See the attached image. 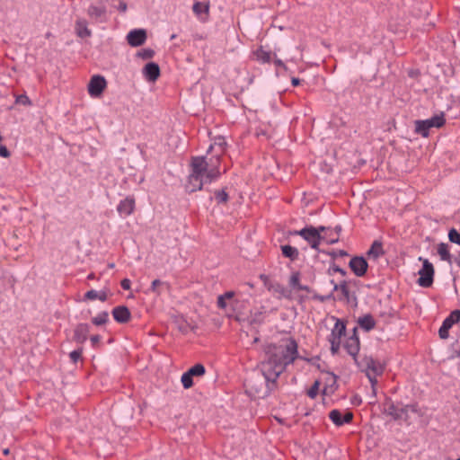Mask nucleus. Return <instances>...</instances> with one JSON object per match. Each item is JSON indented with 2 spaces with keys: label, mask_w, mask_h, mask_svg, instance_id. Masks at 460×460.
<instances>
[{
  "label": "nucleus",
  "mask_w": 460,
  "mask_h": 460,
  "mask_svg": "<svg viewBox=\"0 0 460 460\" xmlns=\"http://www.w3.org/2000/svg\"><path fill=\"white\" fill-rule=\"evenodd\" d=\"M282 255L288 258L290 261H295L299 257V252L296 247L288 244L281 245Z\"/></svg>",
  "instance_id": "412c9836"
},
{
  "label": "nucleus",
  "mask_w": 460,
  "mask_h": 460,
  "mask_svg": "<svg viewBox=\"0 0 460 460\" xmlns=\"http://www.w3.org/2000/svg\"><path fill=\"white\" fill-rule=\"evenodd\" d=\"M449 327L447 326L446 324H444L442 323V325L440 326L439 330H438V334H439V337L443 340L445 339H447L448 336H449Z\"/></svg>",
  "instance_id": "ea45409f"
},
{
  "label": "nucleus",
  "mask_w": 460,
  "mask_h": 460,
  "mask_svg": "<svg viewBox=\"0 0 460 460\" xmlns=\"http://www.w3.org/2000/svg\"><path fill=\"white\" fill-rule=\"evenodd\" d=\"M83 348L75 349L69 353V358L73 363H77L82 358Z\"/></svg>",
  "instance_id": "f704fd0d"
},
{
  "label": "nucleus",
  "mask_w": 460,
  "mask_h": 460,
  "mask_svg": "<svg viewBox=\"0 0 460 460\" xmlns=\"http://www.w3.org/2000/svg\"><path fill=\"white\" fill-rule=\"evenodd\" d=\"M87 13L91 18L96 21H102V18L104 17L106 14V7L103 4H91L88 7Z\"/></svg>",
  "instance_id": "6ab92c4d"
},
{
  "label": "nucleus",
  "mask_w": 460,
  "mask_h": 460,
  "mask_svg": "<svg viewBox=\"0 0 460 460\" xmlns=\"http://www.w3.org/2000/svg\"><path fill=\"white\" fill-rule=\"evenodd\" d=\"M98 299L102 302H105L108 299V290L103 289L98 292Z\"/></svg>",
  "instance_id": "de8ad7c7"
},
{
  "label": "nucleus",
  "mask_w": 460,
  "mask_h": 460,
  "mask_svg": "<svg viewBox=\"0 0 460 460\" xmlns=\"http://www.w3.org/2000/svg\"><path fill=\"white\" fill-rule=\"evenodd\" d=\"M89 332L90 325L88 323H78L74 330V341L83 344L87 340Z\"/></svg>",
  "instance_id": "2eb2a0df"
},
{
  "label": "nucleus",
  "mask_w": 460,
  "mask_h": 460,
  "mask_svg": "<svg viewBox=\"0 0 460 460\" xmlns=\"http://www.w3.org/2000/svg\"><path fill=\"white\" fill-rule=\"evenodd\" d=\"M192 10H193V12L196 14L199 15V14H200L202 13H208V5H204L203 4H201L199 2H196L193 4Z\"/></svg>",
  "instance_id": "c9c22d12"
},
{
  "label": "nucleus",
  "mask_w": 460,
  "mask_h": 460,
  "mask_svg": "<svg viewBox=\"0 0 460 460\" xmlns=\"http://www.w3.org/2000/svg\"><path fill=\"white\" fill-rule=\"evenodd\" d=\"M260 279L263 281L264 286H267V282L270 281V278L264 274H261Z\"/></svg>",
  "instance_id": "680f3d73"
},
{
  "label": "nucleus",
  "mask_w": 460,
  "mask_h": 460,
  "mask_svg": "<svg viewBox=\"0 0 460 460\" xmlns=\"http://www.w3.org/2000/svg\"><path fill=\"white\" fill-rule=\"evenodd\" d=\"M293 234L300 235L309 243L312 249L316 251L319 250V245L322 241L328 244H333L338 242V237L335 239H327L326 235L319 234V231L313 226H308L301 230L295 231Z\"/></svg>",
  "instance_id": "7ed1b4c3"
},
{
  "label": "nucleus",
  "mask_w": 460,
  "mask_h": 460,
  "mask_svg": "<svg viewBox=\"0 0 460 460\" xmlns=\"http://www.w3.org/2000/svg\"><path fill=\"white\" fill-rule=\"evenodd\" d=\"M367 376L371 383L372 387H374L377 383L376 376L372 375L370 372H367Z\"/></svg>",
  "instance_id": "5fc2aeb1"
},
{
  "label": "nucleus",
  "mask_w": 460,
  "mask_h": 460,
  "mask_svg": "<svg viewBox=\"0 0 460 460\" xmlns=\"http://www.w3.org/2000/svg\"><path fill=\"white\" fill-rule=\"evenodd\" d=\"M217 306L221 309H226L227 306L226 299L221 295L217 297Z\"/></svg>",
  "instance_id": "8fccbe9b"
},
{
  "label": "nucleus",
  "mask_w": 460,
  "mask_h": 460,
  "mask_svg": "<svg viewBox=\"0 0 460 460\" xmlns=\"http://www.w3.org/2000/svg\"><path fill=\"white\" fill-rule=\"evenodd\" d=\"M334 231H335V233L337 234L336 237H338V238H339V235H340V234H341V226H336L334 227Z\"/></svg>",
  "instance_id": "69168bd1"
},
{
  "label": "nucleus",
  "mask_w": 460,
  "mask_h": 460,
  "mask_svg": "<svg viewBox=\"0 0 460 460\" xmlns=\"http://www.w3.org/2000/svg\"><path fill=\"white\" fill-rule=\"evenodd\" d=\"M448 239L451 243L460 245V234L455 228L449 230Z\"/></svg>",
  "instance_id": "e433bc0d"
},
{
  "label": "nucleus",
  "mask_w": 460,
  "mask_h": 460,
  "mask_svg": "<svg viewBox=\"0 0 460 460\" xmlns=\"http://www.w3.org/2000/svg\"><path fill=\"white\" fill-rule=\"evenodd\" d=\"M330 283L332 285V291H341V296L339 297L340 300H346L347 302H349V289L348 287V282L346 280H343L340 284H337L333 279H331Z\"/></svg>",
  "instance_id": "a211bd4d"
},
{
  "label": "nucleus",
  "mask_w": 460,
  "mask_h": 460,
  "mask_svg": "<svg viewBox=\"0 0 460 460\" xmlns=\"http://www.w3.org/2000/svg\"><path fill=\"white\" fill-rule=\"evenodd\" d=\"M101 339L102 337L98 334L91 336L90 341L93 348H97L99 346Z\"/></svg>",
  "instance_id": "c03bdc74"
},
{
  "label": "nucleus",
  "mask_w": 460,
  "mask_h": 460,
  "mask_svg": "<svg viewBox=\"0 0 460 460\" xmlns=\"http://www.w3.org/2000/svg\"><path fill=\"white\" fill-rule=\"evenodd\" d=\"M146 30L135 29L128 33L127 40L131 47H139L146 42Z\"/></svg>",
  "instance_id": "f8f14e48"
},
{
  "label": "nucleus",
  "mask_w": 460,
  "mask_h": 460,
  "mask_svg": "<svg viewBox=\"0 0 460 460\" xmlns=\"http://www.w3.org/2000/svg\"><path fill=\"white\" fill-rule=\"evenodd\" d=\"M403 407L407 408V413L409 412V411H411L412 412H418V406H417V404H406Z\"/></svg>",
  "instance_id": "6e6d98bb"
},
{
  "label": "nucleus",
  "mask_w": 460,
  "mask_h": 460,
  "mask_svg": "<svg viewBox=\"0 0 460 460\" xmlns=\"http://www.w3.org/2000/svg\"><path fill=\"white\" fill-rule=\"evenodd\" d=\"M11 155L9 150L6 148L5 146H0V156L7 158Z\"/></svg>",
  "instance_id": "3c124183"
},
{
  "label": "nucleus",
  "mask_w": 460,
  "mask_h": 460,
  "mask_svg": "<svg viewBox=\"0 0 460 460\" xmlns=\"http://www.w3.org/2000/svg\"><path fill=\"white\" fill-rule=\"evenodd\" d=\"M273 283L270 282V280L269 282H267V286H265L269 290H271L273 288Z\"/></svg>",
  "instance_id": "774afa93"
},
{
  "label": "nucleus",
  "mask_w": 460,
  "mask_h": 460,
  "mask_svg": "<svg viewBox=\"0 0 460 460\" xmlns=\"http://www.w3.org/2000/svg\"><path fill=\"white\" fill-rule=\"evenodd\" d=\"M297 290H304V291H306L308 293H310L312 291L311 288L308 286L302 285V284L298 287Z\"/></svg>",
  "instance_id": "052dcab7"
},
{
  "label": "nucleus",
  "mask_w": 460,
  "mask_h": 460,
  "mask_svg": "<svg viewBox=\"0 0 460 460\" xmlns=\"http://www.w3.org/2000/svg\"><path fill=\"white\" fill-rule=\"evenodd\" d=\"M107 86L104 76L100 75H93L88 84V93L92 97H99L102 94Z\"/></svg>",
  "instance_id": "6e6552de"
},
{
  "label": "nucleus",
  "mask_w": 460,
  "mask_h": 460,
  "mask_svg": "<svg viewBox=\"0 0 460 460\" xmlns=\"http://www.w3.org/2000/svg\"><path fill=\"white\" fill-rule=\"evenodd\" d=\"M385 253L383 249V244L380 241H374L370 249L367 252V255L369 257H373L374 259H377L381 255Z\"/></svg>",
  "instance_id": "4be33fe9"
},
{
  "label": "nucleus",
  "mask_w": 460,
  "mask_h": 460,
  "mask_svg": "<svg viewBox=\"0 0 460 460\" xmlns=\"http://www.w3.org/2000/svg\"><path fill=\"white\" fill-rule=\"evenodd\" d=\"M319 385H320V383L318 381H315L313 385L309 388V390L307 391V395L314 399L316 397V395L318 394V391H319Z\"/></svg>",
  "instance_id": "58836bf2"
},
{
  "label": "nucleus",
  "mask_w": 460,
  "mask_h": 460,
  "mask_svg": "<svg viewBox=\"0 0 460 460\" xmlns=\"http://www.w3.org/2000/svg\"><path fill=\"white\" fill-rule=\"evenodd\" d=\"M226 146V142L223 137H218L215 139L214 144L210 145L208 150V153L211 152L212 149H214L216 146L218 147L219 153L217 155L221 156V155L225 151V146Z\"/></svg>",
  "instance_id": "bb28decb"
},
{
  "label": "nucleus",
  "mask_w": 460,
  "mask_h": 460,
  "mask_svg": "<svg viewBox=\"0 0 460 460\" xmlns=\"http://www.w3.org/2000/svg\"><path fill=\"white\" fill-rule=\"evenodd\" d=\"M135 209V199L132 196H128L126 199L119 201L117 211L120 217H126L130 216Z\"/></svg>",
  "instance_id": "ddd939ff"
},
{
  "label": "nucleus",
  "mask_w": 460,
  "mask_h": 460,
  "mask_svg": "<svg viewBox=\"0 0 460 460\" xmlns=\"http://www.w3.org/2000/svg\"><path fill=\"white\" fill-rule=\"evenodd\" d=\"M331 270L334 272H339L341 275L345 276L347 274L346 270L336 264H332V266L329 269V273Z\"/></svg>",
  "instance_id": "37998d69"
},
{
  "label": "nucleus",
  "mask_w": 460,
  "mask_h": 460,
  "mask_svg": "<svg viewBox=\"0 0 460 460\" xmlns=\"http://www.w3.org/2000/svg\"><path fill=\"white\" fill-rule=\"evenodd\" d=\"M192 378H193V376L188 371H186L185 373L182 374L181 381L182 386L185 389H189L193 385Z\"/></svg>",
  "instance_id": "7c9ffc66"
},
{
  "label": "nucleus",
  "mask_w": 460,
  "mask_h": 460,
  "mask_svg": "<svg viewBox=\"0 0 460 460\" xmlns=\"http://www.w3.org/2000/svg\"><path fill=\"white\" fill-rule=\"evenodd\" d=\"M316 229L319 231V234H322L323 232L330 230L329 227H325V226H323L316 227Z\"/></svg>",
  "instance_id": "0e129e2a"
},
{
  "label": "nucleus",
  "mask_w": 460,
  "mask_h": 460,
  "mask_svg": "<svg viewBox=\"0 0 460 460\" xmlns=\"http://www.w3.org/2000/svg\"><path fill=\"white\" fill-rule=\"evenodd\" d=\"M349 266L357 277H363L367 270L368 264L362 256H355L350 259Z\"/></svg>",
  "instance_id": "9b49d317"
},
{
  "label": "nucleus",
  "mask_w": 460,
  "mask_h": 460,
  "mask_svg": "<svg viewBox=\"0 0 460 460\" xmlns=\"http://www.w3.org/2000/svg\"><path fill=\"white\" fill-rule=\"evenodd\" d=\"M271 290H273L274 292L279 293V294H281L283 296L286 293V288L282 285H280L279 283H275L273 285V288Z\"/></svg>",
  "instance_id": "49530a36"
},
{
  "label": "nucleus",
  "mask_w": 460,
  "mask_h": 460,
  "mask_svg": "<svg viewBox=\"0 0 460 460\" xmlns=\"http://www.w3.org/2000/svg\"><path fill=\"white\" fill-rule=\"evenodd\" d=\"M291 84H292L293 86H298L300 84L299 78L293 77L292 80H291Z\"/></svg>",
  "instance_id": "e2e57ef3"
},
{
  "label": "nucleus",
  "mask_w": 460,
  "mask_h": 460,
  "mask_svg": "<svg viewBox=\"0 0 460 460\" xmlns=\"http://www.w3.org/2000/svg\"><path fill=\"white\" fill-rule=\"evenodd\" d=\"M98 299V291L91 289L84 294V300H95Z\"/></svg>",
  "instance_id": "a19ab883"
},
{
  "label": "nucleus",
  "mask_w": 460,
  "mask_h": 460,
  "mask_svg": "<svg viewBox=\"0 0 460 460\" xmlns=\"http://www.w3.org/2000/svg\"><path fill=\"white\" fill-rule=\"evenodd\" d=\"M15 102L24 106H31V101L26 94H20L16 97Z\"/></svg>",
  "instance_id": "4c0bfd02"
},
{
  "label": "nucleus",
  "mask_w": 460,
  "mask_h": 460,
  "mask_svg": "<svg viewBox=\"0 0 460 460\" xmlns=\"http://www.w3.org/2000/svg\"><path fill=\"white\" fill-rule=\"evenodd\" d=\"M455 262L456 264L460 268V252H458V254L456 256L455 258Z\"/></svg>",
  "instance_id": "338daca9"
},
{
  "label": "nucleus",
  "mask_w": 460,
  "mask_h": 460,
  "mask_svg": "<svg viewBox=\"0 0 460 460\" xmlns=\"http://www.w3.org/2000/svg\"><path fill=\"white\" fill-rule=\"evenodd\" d=\"M215 199L218 204L226 203L228 200V194L222 189L215 191Z\"/></svg>",
  "instance_id": "2f4dec72"
},
{
  "label": "nucleus",
  "mask_w": 460,
  "mask_h": 460,
  "mask_svg": "<svg viewBox=\"0 0 460 460\" xmlns=\"http://www.w3.org/2000/svg\"><path fill=\"white\" fill-rule=\"evenodd\" d=\"M289 285L295 288V289H298V287L301 285L300 283V272L299 271H295L291 274L290 276V279H289Z\"/></svg>",
  "instance_id": "473e14b6"
},
{
  "label": "nucleus",
  "mask_w": 460,
  "mask_h": 460,
  "mask_svg": "<svg viewBox=\"0 0 460 460\" xmlns=\"http://www.w3.org/2000/svg\"><path fill=\"white\" fill-rule=\"evenodd\" d=\"M143 75L147 81L155 82L160 76V67L155 62L147 63L143 69Z\"/></svg>",
  "instance_id": "dca6fc26"
},
{
  "label": "nucleus",
  "mask_w": 460,
  "mask_h": 460,
  "mask_svg": "<svg viewBox=\"0 0 460 460\" xmlns=\"http://www.w3.org/2000/svg\"><path fill=\"white\" fill-rule=\"evenodd\" d=\"M120 13H125L128 9V4L124 1H119L118 6H115Z\"/></svg>",
  "instance_id": "864d4df0"
},
{
  "label": "nucleus",
  "mask_w": 460,
  "mask_h": 460,
  "mask_svg": "<svg viewBox=\"0 0 460 460\" xmlns=\"http://www.w3.org/2000/svg\"><path fill=\"white\" fill-rule=\"evenodd\" d=\"M419 260L422 261V268L419 270L420 278L417 282L422 288H429L433 284L434 267L428 259L420 257Z\"/></svg>",
  "instance_id": "0eeeda50"
},
{
  "label": "nucleus",
  "mask_w": 460,
  "mask_h": 460,
  "mask_svg": "<svg viewBox=\"0 0 460 460\" xmlns=\"http://www.w3.org/2000/svg\"><path fill=\"white\" fill-rule=\"evenodd\" d=\"M298 358V345L294 338L270 344L260 365L261 371L252 373L244 381L246 392L254 398L268 396L276 388L279 376Z\"/></svg>",
  "instance_id": "f257e3e1"
},
{
  "label": "nucleus",
  "mask_w": 460,
  "mask_h": 460,
  "mask_svg": "<svg viewBox=\"0 0 460 460\" xmlns=\"http://www.w3.org/2000/svg\"><path fill=\"white\" fill-rule=\"evenodd\" d=\"M112 316L117 323H126L130 320L131 314L126 305H119L112 309Z\"/></svg>",
  "instance_id": "4468645a"
},
{
  "label": "nucleus",
  "mask_w": 460,
  "mask_h": 460,
  "mask_svg": "<svg viewBox=\"0 0 460 460\" xmlns=\"http://www.w3.org/2000/svg\"><path fill=\"white\" fill-rule=\"evenodd\" d=\"M337 376L334 374H330L327 378L328 386L323 388V394H332L337 388Z\"/></svg>",
  "instance_id": "c85d7f7f"
},
{
  "label": "nucleus",
  "mask_w": 460,
  "mask_h": 460,
  "mask_svg": "<svg viewBox=\"0 0 460 460\" xmlns=\"http://www.w3.org/2000/svg\"><path fill=\"white\" fill-rule=\"evenodd\" d=\"M446 119L443 112L437 114L428 119H418L414 121V132L423 137H428L432 128H441L445 125Z\"/></svg>",
  "instance_id": "20e7f679"
},
{
  "label": "nucleus",
  "mask_w": 460,
  "mask_h": 460,
  "mask_svg": "<svg viewBox=\"0 0 460 460\" xmlns=\"http://www.w3.org/2000/svg\"><path fill=\"white\" fill-rule=\"evenodd\" d=\"M438 253L442 261H447L449 264L452 263V256L447 243H441L438 245Z\"/></svg>",
  "instance_id": "5701e85b"
},
{
  "label": "nucleus",
  "mask_w": 460,
  "mask_h": 460,
  "mask_svg": "<svg viewBox=\"0 0 460 460\" xmlns=\"http://www.w3.org/2000/svg\"><path fill=\"white\" fill-rule=\"evenodd\" d=\"M302 359L307 361V362H310L311 364L314 365L315 362L319 361V357H314V358H301Z\"/></svg>",
  "instance_id": "bf43d9fd"
},
{
  "label": "nucleus",
  "mask_w": 460,
  "mask_h": 460,
  "mask_svg": "<svg viewBox=\"0 0 460 460\" xmlns=\"http://www.w3.org/2000/svg\"><path fill=\"white\" fill-rule=\"evenodd\" d=\"M460 321V309H456L443 321V323L451 328Z\"/></svg>",
  "instance_id": "393cba45"
},
{
  "label": "nucleus",
  "mask_w": 460,
  "mask_h": 460,
  "mask_svg": "<svg viewBox=\"0 0 460 460\" xmlns=\"http://www.w3.org/2000/svg\"><path fill=\"white\" fill-rule=\"evenodd\" d=\"M402 402H394L392 399H386L384 403L385 413L391 416L394 420L407 421V408Z\"/></svg>",
  "instance_id": "423d86ee"
},
{
  "label": "nucleus",
  "mask_w": 460,
  "mask_h": 460,
  "mask_svg": "<svg viewBox=\"0 0 460 460\" xmlns=\"http://www.w3.org/2000/svg\"><path fill=\"white\" fill-rule=\"evenodd\" d=\"M120 286L124 290H129L131 287V281L128 279H123L120 281Z\"/></svg>",
  "instance_id": "09e8293b"
},
{
  "label": "nucleus",
  "mask_w": 460,
  "mask_h": 460,
  "mask_svg": "<svg viewBox=\"0 0 460 460\" xmlns=\"http://www.w3.org/2000/svg\"><path fill=\"white\" fill-rule=\"evenodd\" d=\"M188 372L192 376H202L205 372H206V369H205V367L202 365V364H196L194 365L193 367H191Z\"/></svg>",
  "instance_id": "c756f323"
},
{
  "label": "nucleus",
  "mask_w": 460,
  "mask_h": 460,
  "mask_svg": "<svg viewBox=\"0 0 460 460\" xmlns=\"http://www.w3.org/2000/svg\"><path fill=\"white\" fill-rule=\"evenodd\" d=\"M272 61L274 62L276 66L280 67L285 71L288 70V66H286V64L281 59L278 58L276 54L273 55Z\"/></svg>",
  "instance_id": "79ce46f5"
},
{
  "label": "nucleus",
  "mask_w": 460,
  "mask_h": 460,
  "mask_svg": "<svg viewBox=\"0 0 460 460\" xmlns=\"http://www.w3.org/2000/svg\"><path fill=\"white\" fill-rule=\"evenodd\" d=\"M109 321V314L107 311L99 313L96 316L92 318L93 324L101 326L105 324Z\"/></svg>",
  "instance_id": "cd10ccee"
},
{
  "label": "nucleus",
  "mask_w": 460,
  "mask_h": 460,
  "mask_svg": "<svg viewBox=\"0 0 460 460\" xmlns=\"http://www.w3.org/2000/svg\"><path fill=\"white\" fill-rule=\"evenodd\" d=\"M367 372H370L374 376H380L383 374V371H384L383 366L372 358H370L367 361Z\"/></svg>",
  "instance_id": "b1692460"
},
{
  "label": "nucleus",
  "mask_w": 460,
  "mask_h": 460,
  "mask_svg": "<svg viewBox=\"0 0 460 460\" xmlns=\"http://www.w3.org/2000/svg\"><path fill=\"white\" fill-rule=\"evenodd\" d=\"M162 284V281L160 279H155L153 282H152V285H151V290L155 292L156 291V288L158 286H160Z\"/></svg>",
  "instance_id": "4d7b16f0"
},
{
  "label": "nucleus",
  "mask_w": 460,
  "mask_h": 460,
  "mask_svg": "<svg viewBox=\"0 0 460 460\" xmlns=\"http://www.w3.org/2000/svg\"><path fill=\"white\" fill-rule=\"evenodd\" d=\"M155 56V50L152 49H143L137 52V57L143 59H151Z\"/></svg>",
  "instance_id": "72a5a7b5"
},
{
  "label": "nucleus",
  "mask_w": 460,
  "mask_h": 460,
  "mask_svg": "<svg viewBox=\"0 0 460 460\" xmlns=\"http://www.w3.org/2000/svg\"><path fill=\"white\" fill-rule=\"evenodd\" d=\"M332 319L335 321V324L328 336V341L332 354L336 355L341 349V337L346 334V322L335 316H332Z\"/></svg>",
  "instance_id": "39448f33"
},
{
  "label": "nucleus",
  "mask_w": 460,
  "mask_h": 460,
  "mask_svg": "<svg viewBox=\"0 0 460 460\" xmlns=\"http://www.w3.org/2000/svg\"><path fill=\"white\" fill-rule=\"evenodd\" d=\"M226 300V299H230V298H233L234 296V291H227L226 293H224L223 295H221Z\"/></svg>",
  "instance_id": "13d9d810"
},
{
  "label": "nucleus",
  "mask_w": 460,
  "mask_h": 460,
  "mask_svg": "<svg viewBox=\"0 0 460 460\" xmlns=\"http://www.w3.org/2000/svg\"><path fill=\"white\" fill-rule=\"evenodd\" d=\"M219 155L211 156L207 160L206 156H194L190 162V174L188 178L187 189L190 192L202 190L204 184L210 183L219 178L220 172Z\"/></svg>",
  "instance_id": "f03ea898"
},
{
  "label": "nucleus",
  "mask_w": 460,
  "mask_h": 460,
  "mask_svg": "<svg viewBox=\"0 0 460 460\" xmlns=\"http://www.w3.org/2000/svg\"><path fill=\"white\" fill-rule=\"evenodd\" d=\"M357 327L353 329V333L350 335L344 342V349L348 352L349 355H350L354 360H357V356L360 349V341L359 338L357 334Z\"/></svg>",
  "instance_id": "1a4fd4ad"
},
{
  "label": "nucleus",
  "mask_w": 460,
  "mask_h": 460,
  "mask_svg": "<svg viewBox=\"0 0 460 460\" xmlns=\"http://www.w3.org/2000/svg\"><path fill=\"white\" fill-rule=\"evenodd\" d=\"M332 258L348 256V252L344 250L333 251L329 253Z\"/></svg>",
  "instance_id": "a18cd8bd"
},
{
  "label": "nucleus",
  "mask_w": 460,
  "mask_h": 460,
  "mask_svg": "<svg viewBox=\"0 0 460 460\" xmlns=\"http://www.w3.org/2000/svg\"><path fill=\"white\" fill-rule=\"evenodd\" d=\"M76 33L80 38H86L91 36V31L88 29L85 22H76Z\"/></svg>",
  "instance_id": "a878e982"
},
{
  "label": "nucleus",
  "mask_w": 460,
  "mask_h": 460,
  "mask_svg": "<svg viewBox=\"0 0 460 460\" xmlns=\"http://www.w3.org/2000/svg\"><path fill=\"white\" fill-rule=\"evenodd\" d=\"M332 296V294H330L327 296L314 295V299H316L320 302H324V301L330 299Z\"/></svg>",
  "instance_id": "603ef678"
},
{
  "label": "nucleus",
  "mask_w": 460,
  "mask_h": 460,
  "mask_svg": "<svg viewBox=\"0 0 460 460\" xmlns=\"http://www.w3.org/2000/svg\"><path fill=\"white\" fill-rule=\"evenodd\" d=\"M330 420L337 427H341L344 424L350 423L353 420V413L349 411H346L342 413L340 410L334 409L329 413Z\"/></svg>",
  "instance_id": "9d476101"
},
{
  "label": "nucleus",
  "mask_w": 460,
  "mask_h": 460,
  "mask_svg": "<svg viewBox=\"0 0 460 460\" xmlns=\"http://www.w3.org/2000/svg\"><path fill=\"white\" fill-rule=\"evenodd\" d=\"M359 326L366 332L373 330L376 326V321L371 314H366L358 318Z\"/></svg>",
  "instance_id": "aec40b11"
},
{
  "label": "nucleus",
  "mask_w": 460,
  "mask_h": 460,
  "mask_svg": "<svg viewBox=\"0 0 460 460\" xmlns=\"http://www.w3.org/2000/svg\"><path fill=\"white\" fill-rule=\"evenodd\" d=\"M253 56L260 64H270L272 61L271 51L264 49L263 46H260L256 50L253 51Z\"/></svg>",
  "instance_id": "f3484780"
}]
</instances>
